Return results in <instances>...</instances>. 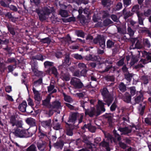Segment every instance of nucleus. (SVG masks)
Wrapping results in <instances>:
<instances>
[{
    "mask_svg": "<svg viewBox=\"0 0 151 151\" xmlns=\"http://www.w3.org/2000/svg\"><path fill=\"white\" fill-rule=\"evenodd\" d=\"M85 114L88 115L90 117L94 116H97L99 115L101 112L105 111V109L104 107V103L102 101L99 100L98 105L95 109L94 107L91 108L90 109H85Z\"/></svg>",
    "mask_w": 151,
    "mask_h": 151,
    "instance_id": "1",
    "label": "nucleus"
},
{
    "mask_svg": "<svg viewBox=\"0 0 151 151\" xmlns=\"http://www.w3.org/2000/svg\"><path fill=\"white\" fill-rule=\"evenodd\" d=\"M54 11V9L52 8H48L45 7L41 8L36 9L34 11L37 14L40 20L43 21L45 20L47 17L51 13H52Z\"/></svg>",
    "mask_w": 151,
    "mask_h": 151,
    "instance_id": "2",
    "label": "nucleus"
},
{
    "mask_svg": "<svg viewBox=\"0 0 151 151\" xmlns=\"http://www.w3.org/2000/svg\"><path fill=\"white\" fill-rule=\"evenodd\" d=\"M101 92L104 101L105 102V103H104V105L107 104L109 106L114 100L113 97L111 95L106 87H104L101 89Z\"/></svg>",
    "mask_w": 151,
    "mask_h": 151,
    "instance_id": "3",
    "label": "nucleus"
},
{
    "mask_svg": "<svg viewBox=\"0 0 151 151\" xmlns=\"http://www.w3.org/2000/svg\"><path fill=\"white\" fill-rule=\"evenodd\" d=\"M139 9V5H136L132 7L131 11L132 12L136 13L138 17V23L140 26H144V20L145 18L143 17V13L140 12Z\"/></svg>",
    "mask_w": 151,
    "mask_h": 151,
    "instance_id": "4",
    "label": "nucleus"
},
{
    "mask_svg": "<svg viewBox=\"0 0 151 151\" xmlns=\"http://www.w3.org/2000/svg\"><path fill=\"white\" fill-rule=\"evenodd\" d=\"M14 130L13 133L17 137H31L32 135V133H29L27 130L24 129L16 128L14 129Z\"/></svg>",
    "mask_w": 151,
    "mask_h": 151,
    "instance_id": "5",
    "label": "nucleus"
},
{
    "mask_svg": "<svg viewBox=\"0 0 151 151\" xmlns=\"http://www.w3.org/2000/svg\"><path fill=\"white\" fill-rule=\"evenodd\" d=\"M70 83L75 88L77 89L81 88L83 86V85L80 80L75 77H73L71 78Z\"/></svg>",
    "mask_w": 151,
    "mask_h": 151,
    "instance_id": "6",
    "label": "nucleus"
},
{
    "mask_svg": "<svg viewBox=\"0 0 151 151\" xmlns=\"http://www.w3.org/2000/svg\"><path fill=\"white\" fill-rule=\"evenodd\" d=\"M131 40L132 42V45L130 47V49H140L143 46L141 42L138 40L137 38H132Z\"/></svg>",
    "mask_w": 151,
    "mask_h": 151,
    "instance_id": "7",
    "label": "nucleus"
},
{
    "mask_svg": "<svg viewBox=\"0 0 151 151\" xmlns=\"http://www.w3.org/2000/svg\"><path fill=\"white\" fill-rule=\"evenodd\" d=\"M93 42L95 44L99 43L101 47L103 49L104 48L105 46V41L103 36L100 35H98L97 37L93 40Z\"/></svg>",
    "mask_w": 151,
    "mask_h": 151,
    "instance_id": "8",
    "label": "nucleus"
},
{
    "mask_svg": "<svg viewBox=\"0 0 151 151\" xmlns=\"http://www.w3.org/2000/svg\"><path fill=\"white\" fill-rule=\"evenodd\" d=\"M113 133L115 137L117 139L118 141H119V144L120 147L124 149L127 147V145L124 143L120 141L121 140V136L117 133V131L115 130L113 131Z\"/></svg>",
    "mask_w": 151,
    "mask_h": 151,
    "instance_id": "9",
    "label": "nucleus"
},
{
    "mask_svg": "<svg viewBox=\"0 0 151 151\" xmlns=\"http://www.w3.org/2000/svg\"><path fill=\"white\" fill-rule=\"evenodd\" d=\"M37 145L38 149L40 151H45L46 143L45 141L39 140L37 142Z\"/></svg>",
    "mask_w": 151,
    "mask_h": 151,
    "instance_id": "10",
    "label": "nucleus"
},
{
    "mask_svg": "<svg viewBox=\"0 0 151 151\" xmlns=\"http://www.w3.org/2000/svg\"><path fill=\"white\" fill-rule=\"evenodd\" d=\"M118 130L121 132V135H127L132 132V129L128 127H119L118 128Z\"/></svg>",
    "mask_w": 151,
    "mask_h": 151,
    "instance_id": "11",
    "label": "nucleus"
},
{
    "mask_svg": "<svg viewBox=\"0 0 151 151\" xmlns=\"http://www.w3.org/2000/svg\"><path fill=\"white\" fill-rule=\"evenodd\" d=\"M71 63V62L70 60V57L69 55H66L65 58L64 60V62H63L62 65H60L59 66V69H62L63 66H65L64 68H65V67L69 66Z\"/></svg>",
    "mask_w": 151,
    "mask_h": 151,
    "instance_id": "12",
    "label": "nucleus"
},
{
    "mask_svg": "<svg viewBox=\"0 0 151 151\" xmlns=\"http://www.w3.org/2000/svg\"><path fill=\"white\" fill-rule=\"evenodd\" d=\"M79 113L77 112H71L70 115L68 122L74 124L78 117Z\"/></svg>",
    "mask_w": 151,
    "mask_h": 151,
    "instance_id": "13",
    "label": "nucleus"
},
{
    "mask_svg": "<svg viewBox=\"0 0 151 151\" xmlns=\"http://www.w3.org/2000/svg\"><path fill=\"white\" fill-rule=\"evenodd\" d=\"M61 108L60 103L58 101H55L52 103L50 109H52L56 111L57 110H58L60 112V109Z\"/></svg>",
    "mask_w": 151,
    "mask_h": 151,
    "instance_id": "14",
    "label": "nucleus"
},
{
    "mask_svg": "<svg viewBox=\"0 0 151 151\" xmlns=\"http://www.w3.org/2000/svg\"><path fill=\"white\" fill-rule=\"evenodd\" d=\"M51 97L50 95H48L46 99L42 101V105L50 108L51 104L50 103Z\"/></svg>",
    "mask_w": 151,
    "mask_h": 151,
    "instance_id": "15",
    "label": "nucleus"
},
{
    "mask_svg": "<svg viewBox=\"0 0 151 151\" xmlns=\"http://www.w3.org/2000/svg\"><path fill=\"white\" fill-rule=\"evenodd\" d=\"M27 106V104L26 102L25 101H23L19 105L18 108L20 111L22 112H27V109H26Z\"/></svg>",
    "mask_w": 151,
    "mask_h": 151,
    "instance_id": "16",
    "label": "nucleus"
},
{
    "mask_svg": "<svg viewBox=\"0 0 151 151\" xmlns=\"http://www.w3.org/2000/svg\"><path fill=\"white\" fill-rule=\"evenodd\" d=\"M28 102V104L30 106L29 107H28L27 108V112L32 113L33 111V106H34V103L32 99L30 98H29L27 100Z\"/></svg>",
    "mask_w": 151,
    "mask_h": 151,
    "instance_id": "17",
    "label": "nucleus"
},
{
    "mask_svg": "<svg viewBox=\"0 0 151 151\" xmlns=\"http://www.w3.org/2000/svg\"><path fill=\"white\" fill-rule=\"evenodd\" d=\"M122 14L124 19H126L129 17L131 16L133 14L130 11H127L126 8H124L122 11Z\"/></svg>",
    "mask_w": 151,
    "mask_h": 151,
    "instance_id": "18",
    "label": "nucleus"
},
{
    "mask_svg": "<svg viewBox=\"0 0 151 151\" xmlns=\"http://www.w3.org/2000/svg\"><path fill=\"white\" fill-rule=\"evenodd\" d=\"M39 137L40 140L43 139L45 141L48 139L47 133L43 131H40L39 133Z\"/></svg>",
    "mask_w": 151,
    "mask_h": 151,
    "instance_id": "19",
    "label": "nucleus"
},
{
    "mask_svg": "<svg viewBox=\"0 0 151 151\" xmlns=\"http://www.w3.org/2000/svg\"><path fill=\"white\" fill-rule=\"evenodd\" d=\"M130 23L134 30H136L137 29H140L142 28L141 27H139V24H138L137 23L136 21L132 20L130 21ZM138 24H139L138 23Z\"/></svg>",
    "mask_w": 151,
    "mask_h": 151,
    "instance_id": "20",
    "label": "nucleus"
},
{
    "mask_svg": "<svg viewBox=\"0 0 151 151\" xmlns=\"http://www.w3.org/2000/svg\"><path fill=\"white\" fill-rule=\"evenodd\" d=\"M33 91L34 93V98L36 101L39 102L41 100V99L40 97V94L39 92L35 89L34 88L33 89Z\"/></svg>",
    "mask_w": 151,
    "mask_h": 151,
    "instance_id": "21",
    "label": "nucleus"
},
{
    "mask_svg": "<svg viewBox=\"0 0 151 151\" xmlns=\"http://www.w3.org/2000/svg\"><path fill=\"white\" fill-rule=\"evenodd\" d=\"M66 123L69 128L68 129H67L66 134L68 135L72 136L73 134L72 129H73V127L72 125H71L67 123Z\"/></svg>",
    "mask_w": 151,
    "mask_h": 151,
    "instance_id": "22",
    "label": "nucleus"
},
{
    "mask_svg": "<svg viewBox=\"0 0 151 151\" xmlns=\"http://www.w3.org/2000/svg\"><path fill=\"white\" fill-rule=\"evenodd\" d=\"M5 23L6 24V25L10 33L12 35H15V32L14 31V28L12 27L11 25L7 22H5Z\"/></svg>",
    "mask_w": 151,
    "mask_h": 151,
    "instance_id": "23",
    "label": "nucleus"
},
{
    "mask_svg": "<svg viewBox=\"0 0 151 151\" xmlns=\"http://www.w3.org/2000/svg\"><path fill=\"white\" fill-rule=\"evenodd\" d=\"M99 145L102 147H105L107 151H109L110 150L109 143L105 142L104 140L101 142L99 143Z\"/></svg>",
    "mask_w": 151,
    "mask_h": 151,
    "instance_id": "24",
    "label": "nucleus"
},
{
    "mask_svg": "<svg viewBox=\"0 0 151 151\" xmlns=\"http://www.w3.org/2000/svg\"><path fill=\"white\" fill-rule=\"evenodd\" d=\"M26 121L27 123L31 126L36 125V121L35 119L31 118H27Z\"/></svg>",
    "mask_w": 151,
    "mask_h": 151,
    "instance_id": "25",
    "label": "nucleus"
},
{
    "mask_svg": "<svg viewBox=\"0 0 151 151\" xmlns=\"http://www.w3.org/2000/svg\"><path fill=\"white\" fill-rule=\"evenodd\" d=\"M61 76L63 80L67 81L70 80V75L68 72L65 73L63 71H61Z\"/></svg>",
    "mask_w": 151,
    "mask_h": 151,
    "instance_id": "26",
    "label": "nucleus"
},
{
    "mask_svg": "<svg viewBox=\"0 0 151 151\" xmlns=\"http://www.w3.org/2000/svg\"><path fill=\"white\" fill-rule=\"evenodd\" d=\"M78 66L79 68L82 69L81 73H83V74H86L87 72V70L86 69V65L83 63H80L78 64Z\"/></svg>",
    "mask_w": 151,
    "mask_h": 151,
    "instance_id": "27",
    "label": "nucleus"
},
{
    "mask_svg": "<svg viewBox=\"0 0 151 151\" xmlns=\"http://www.w3.org/2000/svg\"><path fill=\"white\" fill-rule=\"evenodd\" d=\"M125 96L123 98L124 101L127 103H129L131 102V96L128 92H126L125 93Z\"/></svg>",
    "mask_w": 151,
    "mask_h": 151,
    "instance_id": "28",
    "label": "nucleus"
},
{
    "mask_svg": "<svg viewBox=\"0 0 151 151\" xmlns=\"http://www.w3.org/2000/svg\"><path fill=\"white\" fill-rule=\"evenodd\" d=\"M101 3L104 6H110L112 4L113 2L110 0H102Z\"/></svg>",
    "mask_w": 151,
    "mask_h": 151,
    "instance_id": "29",
    "label": "nucleus"
},
{
    "mask_svg": "<svg viewBox=\"0 0 151 151\" xmlns=\"http://www.w3.org/2000/svg\"><path fill=\"white\" fill-rule=\"evenodd\" d=\"M64 144L62 141L57 142L53 144L54 146L56 148L62 149L63 147Z\"/></svg>",
    "mask_w": 151,
    "mask_h": 151,
    "instance_id": "30",
    "label": "nucleus"
},
{
    "mask_svg": "<svg viewBox=\"0 0 151 151\" xmlns=\"http://www.w3.org/2000/svg\"><path fill=\"white\" fill-rule=\"evenodd\" d=\"M51 119H49L46 121H42L41 124L42 126L45 127H50L51 125Z\"/></svg>",
    "mask_w": 151,
    "mask_h": 151,
    "instance_id": "31",
    "label": "nucleus"
},
{
    "mask_svg": "<svg viewBox=\"0 0 151 151\" xmlns=\"http://www.w3.org/2000/svg\"><path fill=\"white\" fill-rule=\"evenodd\" d=\"M138 58L137 56H132L130 63L131 65H133L135 63L138 62Z\"/></svg>",
    "mask_w": 151,
    "mask_h": 151,
    "instance_id": "32",
    "label": "nucleus"
},
{
    "mask_svg": "<svg viewBox=\"0 0 151 151\" xmlns=\"http://www.w3.org/2000/svg\"><path fill=\"white\" fill-rule=\"evenodd\" d=\"M5 16L7 17L12 22H14L16 21L15 19L11 13L10 12H8L5 14Z\"/></svg>",
    "mask_w": 151,
    "mask_h": 151,
    "instance_id": "33",
    "label": "nucleus"
},
{
    "mask_svg": "<svg viewBox=\"0 0 151 151\" xmlns=\"http://www.w3.org/2000/svg\"><path fill=\"white\" fill-rule=\"evenodd\" d=\"M118 88L119 90L123 92L127 90L126 85L122 82H121L119 85Z\"/></svg>",
    "mask_w": 151,
    "mask_h": 151,
    "instance_id": "34",
    "label": "nucleus"
},
{
    "mask_svg": "<svg viewBox=\"0 0 151 151\" xmlns=\"http://www.w3.org/2000/svg\"><path fill=\"white\" fill-rule=\"evenodd\" d=\"M59 14L63 17H67L68 16V12L66 10H60L59 12Z\"/></svg>",
    "mask_w": 151,
    "mask_h": 151,
    "instance_id": "35",
    "label": "nucleus"
},
{
    "mask_svg": "<svg viewBox=\"0 0 151 151\" xmlns=\"http://www.w3.org/2000/svg\"><path fill=\"white\" fill-rule=\"evenodd\" d=\"M48 91L51 94L55 93L57 90L56 89H54V86L53 85L50 84V86L48 87Z\"/></svg>",
    "mask_w": 151,
    "mask_h": 151,
    "instance_id": "36",
    "label": "nucleus"
},
{
    "mask_svg": "<svg viewBox=\"0 0 151 151\" xmlns=\"http://www.w3.org/2000/svg\"><path fill=\"white\" fill-rule=\"evenodd\" d=\"M36 66H35L34 67L32 66V71L34 72L35 75L37 76H39L42 74V72L38 71L36 68Z\"/></svg>",
    "mask_w": 151,
    "mask_h": 151,
    "instance_id": "37",
    "label": "nucleus"
},
{
    "mask_svg": "<svg viewBox=\"0 0 151 151\" xmlns=\"http://www.w3.org/2000/svg\"><path fill=\"white\" fill-rule=\"evenodd\" d=\"M149 77L147 76H142L141 79L144 84H147L149 81Z\"/></svg>",
    "mask_w": 151,
    "mask_h": 151,
    "instance_id": "38",
    "label": "nucleus"
},
{
    "mask_svg": "<svg viewBox=\"0 0 151 151\" xmlns=\"http://www.w3.org/2000/svg\"><path fill=\"white\" fill-rule=\"evenodd\" d=\"M143 98L142 94H140L139 96H137L135 98V101L136 103H139L142 101L143 100Z\"/></svg>",
    "mask_w": 151,
    "mask_h": 151,
    "instance_id": "39",
    "label": "nucleus"
},
{
    "mask_svg": "<svg viewBox=\"0 0 151 151\" xmlns=\"http://www.w3.org/2000/svg\"><path fill=\"white\" fill-rule=\"evenodd\" d=\"M76 34L78 36L84 38V32L81 30H76L75 31Z\"/></svg>",
    "mask_w": 151,
    "mask_h": 151,
    "instance_id": "40",
    "label": "nucleus"
},
{
    "mask_svg": "<svg viewBox=\"0 0 151 151\" xmlns=\"http://www.w3.org/2000/svg\"><path fill=\"white\" fill-rule=\"evenodd\" d=\"M113 23V22L110 19H107L103 21V24L104 26H107L109 24H112Z\"/></svg>",
    "mask_w": 151,
    "mask_h": 151,
    "instance_id": "41",
    "label": "nucleus"
},
{
    "mask_svg": "<svg viewBox=\"0 0 151 151\" xmlns=\"http://www.w3.org/2000/svg\"><path fill=\"white\" fill-rule=\"evenodd\" d=\"M9 42V40L6 39L4 37H3L1 39H0V45L1 44L7 45Z\"/></svg>",
    "mask_w": 151,
    "mask_h": 151,
    "instance_id": "42",
    "label": "nucleus"
},
{
    "mask_svg": "<svg viewBox=\"0 0 151 151\" xmlns=\"http://www.w3.org/2000/svg\"><path fill=\"white\" fill-rule=\"evenodd\" d=\"M114 42L110 40H108L106 42V46L108 48H111L114 45Z\"/></svg>",
    "mask_w": 151,
    "mask_h": 151,
    "instance_id": "43",
    "label": "nucleus"
},
{
    "mask_svg": "<svg viewBox=\"0 0 151 151\" xmlns=\"http://www.w3.org/2000/svg\"><path fill=\"white\" fill-rule=\"evenodd\" d=\"M125 78L129 82L131 81L132 77L133 75L132 74L128 73H125Z\"/></svg>",
    "mask_w": 151,
    "mask_h": 151,
    "instance_id": "44",
    "label": "nucleus"
},
{
    "mask_svg": "<svg viewBox=\"0 0 151 151\" xmlns=\"http://www.w3.org/2000/svg\"><path fill=\"white\" fill-rule=\"evenodd\" d=\"M128 33L130 37H132L134 35L135 30H133L130 27H128L127 28Z\"/></svg>",
    "mask_w": 151,
    "mask_h": 151,
    "instance_id": "45",
    "label": "nucleus"
},
{
    "mask_svg": "<svg viewBox=\"0 0 151 151\" xmlns=\"http://www.w3.org/2000/svg\"><path fill=\"white\" fill-rule=\"evenodd\" d=\"M53 124V128L56 130H58L62 128L60 124L58 123L54 122Z\"/></svg>",
    "mask_w": 151,
    "mask_h": 151,
    "instance_id": "46",
    "label": "nucleus"
},
{
    "mask_svg": "<svg viewBox=\"0 0 151 151\" xmlns=\"http://www.w3.org/2000/svg\"><path fill=\"white\" fill-rule=\"evenodd\" d=\"M17 120L14 116H11L10 119L9 123L12 124V126L14 127Z\"/></svg>",
    "mask_w": 151,
    "mask_h": 151,
    "instance_id": "47",
    "label": "nucleus"
},
{
    "mask_svg": "<svg viewBox=\"0 0 151 151\" xmlns=\"http://www.w3.org/2000/svg\"><path fill=\"white\" fill-rule=\"evenodd\" d=\"M131 95L133 96L134 95L136 92L135 87L134 86L131 87L129 88Z\"/></svg>",
    "mask_w": 151,
    "mask_h": 151,
    "instance_id": "48",
    "label": "nucleus"
},
{
    "mask_svg": "<svg viewBox=\"0 0 151 151\" xmlns=\"http://www.w3.org/2000/svg\"><path fill=\"white\" fill-rule=\"evenodd\" d=\"M145 108V106L144 104L142 105L141 104H139V110L140 112V114L141 115L143 114Z\"/></svg>",
    "mask_w": 151,
    "mask_h": 151,
    "instance_id": "49",
    "label": "nucleus"
},
{
    "mask_svg": "<svg viewBox=\"0 0 151 151\" xmlns=\"http://www.w3.org/2000/svg\"><path fill=\"white\" fill-rule=\"evenodd\" d=\"M32 58L33 60H34L35 59H37L42 60H43L42 55L40 54L37 55L35 56L32 57Z\"/></svg>",
    "mask_w": 151,
    "mask_h": 151,
    "instance_id": "50",
    "label": "nucleus"
},
{
    "mask_svg": "<svg viewBox=\"0 0 151 151\" xmlns=\"http://www.w3.org/2000/svg\"><path fill=\"white\" fill-rule=\"evenodd\" d=\"M144 54L146 55V59L147 62H151V56L150 53H147L145 51H144Z\"/></svg>",
    "mask_w": 151,
    "mask_h": 151,
    "instance_id": "51",
    "label": "nucleus"
},
{
    "mask_svg": "<svg viewBox=\"0 0 151 151\" xmlns=\"http://www.w3.org/2000/svg\"><path fill=\"white\" fill-rule=\"evenodd\" d=\"M37 150L36 147L33 144L31 145L26 149V151H36Z\"/></svg>",
    "mask_w": 151,
    "mask_h": 151,
    "instance_id": "52",
    "label": "nucleus"
},
{
    "mask_svg": "<svg viewBox=\"0 0 151 151\" xmlns=\"http://www.w3.org/2000/svg\"><path fill=\"white\" fill-rule=\"evenodd\" d=\"M143 43L145 46L147 48H150L151 46V44L148 40L147 39H144Z\"/></svg>",
    "mask_w": 151,
    "mask_h": 151,
    "instance_id": "53",
    "label": "nucleus"
},
{
    "mask_svg": "<svg viewBox=\"0 0 151 151\" xmlns=\"http://www.w3.org/2000/svg\"><path fill=\"white\" fill-rule=\"evenodd\" d=\"M55 110L52 109H50L48 111H46L45 114L48 115L49 116H50L52 115L55 111H56Z\"/></svg>",
    "mask_w": 151,
    "mask_h": 151,
    "instance_id": "54",
    "label": "nucleus"
},
{
    "mask_svg": "<svg viewBox=\"0 0 151 151\" xmlns=\"http://www.w3.org/2000/svg\"><path fill=\"white\" fill-rule=\"evenodd\" d=\"M0 5L4 7L8 8L9 7V4L7 2L4 1L3 0L0 1Z\"/></svg>",
    "mask_w": 151,
    "mask_h": 151,
    "instance_id": "55",
    "label": "nucleus"
},
{
    "mask_svg": "<svg viewBox=\"0 0 151 151\" xmlns=\"http://www.w3.org/2000/svg\"><path fill=\"white\" fill-rule=\"evenodd\" d=\"M143 14L145 17H148L151 15V8L148 9L146 11H144Z\"/></svg>",
    "mask_w": 151,
    "mask_h": 151,
    "instance_id": "56",
    "label": "nucleus"
},
{
    "mask_svg": "<svg viewBox=\"0 0 151 151\" xmlns=\"http://www.w3.org/2000/svg\"><path fill=\"white\" fill-rule=\"evenodd\" d=\"M123 2L124 6L126 7L131 4V0H123Z\"/></svg>",
    "mask_w": 151,
    "mask_h": 151,
    "instance_id": "57",
    "label": "nucleus"
},
{
    "mask_svg": "<svg viewBox=\"0 0 151 151\" xmlns=\"http://www.w3.org/2000/svg\"><path fill=\"white\" fill-rule=\"evenodd\" d=\"M42 78H40L38 80L34 82V85L35 87H37L39 85L42 84Z\"/></svg>",
    "mask_w": 151,
    "mask_h": 151,
    "instance_id": "58",
    "label": "nucleus"
},
{
    "mask_svg": "<svg viewBox=\"0 0 151 151\" xmlns=\"http://www.w3.org/2000/svg\"><path fill=\"white\" fill-rule=\"evenodd\" d=\"M64 100L66 101L71 103L73 101L72 99L69 96H67L64 94Z\"/></svg>",
    "mask_w": 151,
    "mask_h": 151,
    "instance_id": "59",
    "label": "nucleus"
},
{
    "mask_svg": "<svg viewBox=\"0 0 151 151\" xmlns=\"http://www.w3.org/2000/svg\"><path fill=\"white\" fill-rule=\"evenodd\" d=\"M15 126L17 127V128H22V121H17L15 124Z\"/></svg>",
    "mask_w": 151,
    "mask_h": 151,
    "instance_id": "60",
    "label": "nucleus"
},
{
    "mask_svg": "<svg viewBox=\"0 0 151 151\" xmlns=\"http://www.w3.org/2000/svg\"><path fill=\"white\" fill-rule=\"evenodd\" d=\"M106 80L108 81H113L114 80V76H107L105 77Z\"/></svg>",
    "mask_w": 151,
    "mask_h": 151,
    "instance_id": "61",
    "label": "nucleus"
},
{
    "mask_svg": "<svg viewBox=\"0 0 151 151\" xmlns=\"http://www.w3.org/2000/svg\"><path fill=\"white\" fill-rule=\"evenodd\" d=\"M53 64V63L52 62L47 61L44 63V65L45 68H47L52 66Z\"/></svg>",
    "mask_w": 151,
    "mask_h": 151,
    "instance_id": "62",
    "label": "nucleus"
},
{
    "mask_svg": "<svg viewBox=\"0 0 151 151\" xmlns=\"http://www.w3.org/2000/svg\"><path fill=\"white\" fill-rule=\"evenodd\" d=\"M111 18L112 19L114 22H118L119 20L117 16L115 14H112L111 16Z\"/></svg>",
    "mask_w": 151,
    "mask_h": 151,
    "instance_id": "63",
    "label": "nucleus"
},
{
    "mask_svg": "<svg viewBox=\"0 0 151 151\" xmlns=\"http://www.w3.org/2000/svg\"><path fill=\"white\" fill-rule=\"evenodd\" d=\"M41 41L42 42L45 43H50L51 42V40L49 38L47 37L42 39L41 40Z\"/></svg>",
    "mask_w": 151,
    "mask_h": 151,
    "instance_id": "64",
    "label": "nucleus"
}]
</instances>
